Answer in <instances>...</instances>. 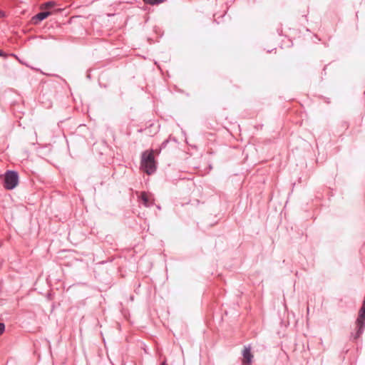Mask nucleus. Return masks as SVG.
<instances>
[{
    "instance_id": "obj_4",
    "label": "nucleus",
    "mask_w": 365,
    "mask_h": 365,
    "mask_svg": "<svg viewBox=\"0 0 365 365\" xmlns=\"http://www.w3.org/2000/svg\"><path fill=\"white\" fill-rule=\"evenodd\" d=\"M242 365H250L252 363L253 355L251 353V347L245 346L242 351Z\"/></svg>"
},
{
    "instance_id": "obj_1",
    "label": "nucleus",
    "mask_w": 365,
    "mask_h": 365,
    "mask_svg": "<svg viewBox=\"0 0 365 365\" xmlns=\"http://www.w3.org/2000/svg\"><path fill=\"white\" fill-rule=\"evenodd\" d=\"M156 161L153 150L143 152L140 159V169L148 175H152L156 171Z\"/></svg>"
},
{
    "instance_id": "obj_7",
    "label": "nucleus",
    "mask_w": 365,
    "mask_h": 365,
    "mask_svg": "<svg viewBox=\"0 0 365 365\" xmlns=\"http://www.w3.org/2000/svg\"><path fill=\"white\" fill-rule=\"evenodd\" d=\"M165 0H143L144 3L149 5H157L164 2Z\"/></svg>"
},
{
    "instance_id": "obj_8",
    "label": "nucleus",
    "mask_w": 365,
    "mask_h": 365,
    "mask_svg": "<svg viewBox=\"0 0 365 365\" xmlns=\"http://www.w3.org/2000/svg\"><path fill=\"white\" fill-rule=\"evenodd\" d=\"M56 2L55 1H47L46 2L45 4H43L42 6V8H44V9H51L52 7H53L54 6H56Z\"/></svg>"
},
{
    "instance_id": "obj_3",
    "label": "nucleus",
    "mask_w": 365,
    "mask_h": 365,
    "mask_svg": "<svg viewBox=\"0 0 365 365\" xmlns=\"http://www.w3.org/2000/svg\"><path fill=\"white\" fill-rule=\"evenodd\" d=\"M356 324L358 329L356 331V338H358L364 332L365 328V298L362 307L359 310V316L356 319Z\"/></svg>"
},
{
    "instance_id": "obj_2",
    "label": "nucleus",
    "mask_w": 365,
    "mask_h": 365,
    "mask_svg": "<svg viewBox=\"0 0 365 365\" xmlns=\"http://www.w3.org/2000/svg\"><path fill=\"white\" fill-rule=\"evenodd\" d=\"M19 183L18 173L13 170H8L4 175V186L6 190H12L16 187Z\"/></svg>"
},
{
    "instance_id": "obj_6",
    "label": "nucleus",
    "mask_w": 365,
    "mask_h": 365,
    "mask_svg": "<svg viewBox=\"0 0 365 365\" xmlns=\"http://www.w3.org/2000/svg\"><path fill=\"white\" fill-rule=\"evenodd\" d=\"M141 200L143 202V204L145 207H150L153 205V199L151 196V195L143 192L140 195Z\"/></svg>"
},
{
    "instance_id": "obj_11",
    "label": "nucleus",
    "mask_w": 365,
    "mask_h": 365,
    "mask_svg": "<svg viewBox=\"0 0 365 365\" xmlns=\"http://www.w3.org/2000/svg\"><path fill=\"white\" fill-rule=\"evenodd\" d=\"M4 55L3 52L0 50V56H2Z\"/></svg>"
},
{
    "instance_id": "obj_12",
    "label": "nucleus",
    "mask_w": 365,
    "mask_h": 365,
    "mask_svg": "<svg viewBox=\"0 0 365 365\" xmlns=\"http://www.w3.org/2000/svg\"><path fill=\"white\" fill-rule=\"evenodd\" d=\"M161 365H167L166 361H163Z\"/></svg>"
},
{
    "instance_id": "obj_5",
    "label": "nucleus",
    "mask_w": 365,
    "mask_h": 365,
    "mask_svg": "<svg viewBox=\"0 0 365 365\" xmlns=\"http://www.w3.org/2000/svg\"><path fill=\"white\" fill-rule=\"evenodd\" d=\"M49 15H51V13L48 11H43L37 14L34 16L32 17V22L34 24H38L41 21L44 20L46 18H47Z\"/></svg>"
},
{
    "instance_id": "obj_9",
    "label": "nucleus",
    "mask_w": 365,
    "mask_h": 365,
    "mask_svg": "<svg viewBox=\"0 0 365 365\" xmlns=\"http://www.w3.org/2000/svg\"><path fill=\"white\" fill-rule=\"evenodd\" d=\"M5 330V325L3 322H0V336L4 333Z\"/></svg>"
},
{
    "instance_id": "obj_10",
    "label": "nucleus",
    "mask_w": 365,
    "mask_h": 365,
    "mask_svg": "<svg viewBox=\"0 0 365 365\" xmlns=\"http://www.w3.org/2000/svg\"><path fill=\"white\" fill-rule=\"evenodd\" d=\"M4 16V13L3 11H0V18Z\"/></svg>"
}]
</instances>
